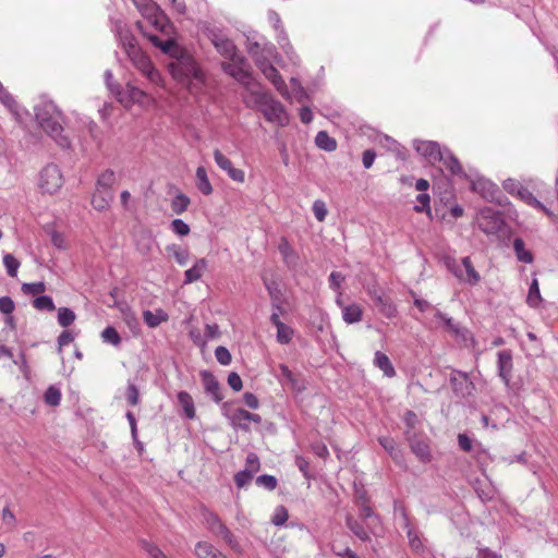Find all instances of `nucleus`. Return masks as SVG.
I'll return each mask as SVG.
<instances>
[{
	"label": "nucleus",
	"mask_w": 558,
	"mask_h": 558,
	"mask_svg": "<svg viewBox=\"0 0 558 558\" xmlns=\"http://www.w3.org/2000/svg\"><path fill=\"white\" fill-rule=\"evenodd\" d=\"M168 69L173 80L185 86L191 94H197L205 83L204 72L185 49L168 63Z\"/></svg>",
	"instance_id": "f257e3e1"
},
{
	"label": "nucleus",
	"mask_w": 558,
	"mask_h": 558,
	"mask_svg": "<svg viewBox=\"0 0 558 558\" xmlns=\"http://www.w3.org/2000/svg\"><path fill=\"white\" fill-rule=\"evenodd\" d=\"M122 45L134 68L137 69L150 84L160 86L162 84V77L159 71L154 66L149 57L137 46L135 38L131 35H124L122 37Z\"/></svg>",
	"instance_id": "f03ea898"
},
{
	"label": "nucleus",
	"mask_w": 558,
	"mask_h": 558,
	"mask_svg": "<svg viewBox=\"0 0 558 558\" xmlns=\"http://www.w3.org/2000/svg\"><path fill=\"white\" fill-rule=\"evenodd\" d=\"M36 119L41 129L62 147L69 146V141L62 135V114L52 102H44L36 107Z\"/></svg>",
	"instance_id": "7ed1b4c3"
},
{
	"label": "nucleus",
	"mask_w": 558,
	"mask_h": 558,
	"mask_svg": "<svg viewBox=\"0 0 558 558\" xmlns=\"http://www.w3.org/2000/svg\"><path fill=\"white\" fill-rule=\"evenodd\" d=\"M251 100L259 108L269 122L279 125H286L289 122L282 104L265 92L262 86L251 95Z\"/></svg>",
	"instance_id": "20e7f679"
},
{
	"label": "nucleus",
	"mask_w": 558,
	"mask_h": 558,
	"mask_svg": "<svg viewBox=\"0 0 558 558\" xmlns=\"http://www.w3.org/2000/svg\"><path fill=\"white\" fill-rule=\"evenodd\" d=\"M222 70L238 81L250 93V96L260 87V84L253 77L251 65L243 56L222 62Z\"/></svg>",
	"instance_id": "39448f33"
},
{
	"label": "nucleus",
	"mask_w": 558,
	"mask_h": 558,
	"mask_svg": "<svg viewBox=\"0 0 558 558\" xmlns=\"http://www.w3.org/2000/svg\"><path fill=\"white\" fill-rule=\"evenodd\" d=\"M447 269L461 282L470 286H476L481 281V275L474 268L469 256L463 257L460 262L453 257L445 259Z\"/></svg>",
	"instance_id": "423d86ee"
},
{
	"label": "nucleus",
	"mask_w": 558,
	"mask_h": 558,
	"mask_svg": "<svg viewBox=\"0 0 558 558\" xmlns=\"http://www.w3.org/2000/svg\"><path fill=\"white\" fill-rule=\"evenodd\" d=\"M203 517L206 527L214 536L221 537L235 553L241 554L243 551V548L236 537L216 513L206 510L204 511Z\"/></svg>",
	"instance_id": "0eeeda50"
},
{
	"label": "nucleus",
	"mask_w": 558,
	"mask_h": 558,
	"mask_svg": "<svg viewBox=\"0 0 558 558\" xmlns=\"http://www.w3.org/2000/svg\"><path fill=\"white\" fill-rule=\"evenodd\" d=\"M63 185V175L60 168L54 163L45 166L38 178V186L43 193L54 194Z\"/></svg>",
	"instance_id": "6e6552de"
},
{
	"label": "nucleus",
	"mask_w": 558,
	"mask_h": 558,
	"mask_svg": "<svg viewBox=\"0 0 558 558\" xmlns=\"http://www.w3.org/2000/svg\"><path fill=\"white\" fill-rule=\"evenodd\" d=\"M114 96L126 109L131 108L134 104L145 105L151 100L144 89L137 87L132 82H128L123 88L120 86Z\"/></svg>",
	"instance_id": "1a4fd4ad"
},
{
	"label": "nucleus",
	"mask_w": 558,
	"mask_h": 558,
	"mask_svg": "<svg viewBox=\"0 0 558 558\" xmlns=\"http://www.w3.org/2000/svg\"><path fill=\"white\" fill-rule=\"evenodd\" d=\"M405 436L410 444L412 452L422 462L430 461L432 454L428 439L426 437L417 436L415 432H411L410 429L405 430Z\"/></svg>",
	"instance_id": "9d476101"
},
{
	"label": "nucleus",
	"mask_w": 558,
	"mask_h": 558,
	"mask_svg": "<svg viewBox=\"0 0 558 558\" xmlns=\"http://www.w3.org/2000/svg\"><path fill=\"white\" fill-rule=\"evenodd\" d=\"M504 226V220L499 214L492 209L482 210L478 217V227L486 234L498 233Z\"/></svg>",
	"instance_id": "9b49d317"
},
{
	"label": "nucleus",
	"mask_w": 558,
	"mask_h": 558,
	"mask_svg": "<svg viewBox=\"0 0 558 558\" xmlns=\"http://www.w3.org/2000/svg\"><path fill=\"white\" fill-rule=\"evenodd\" d=\"M140 10L142 15L148 19L156 28L162 29L163 23L160 21L161 12L159 7L151 0H131Z\"/></svg>",
	"instance_id": "f8f14e48"
},
{
	"label": "nucleus",
	"mask_w": 558,
	"mask_h": 558,
	"mask_svg": "<svg viewBox=\"0 0 558 558\" xmlns=\"http://www.w3.org/2000/svg\"><path fill=\"white\" fill-rule=\"evenodd\" d=\"M413 146L415 150L425 157L430 163L440 161L442 158L444 149L440 148L437 142L433 141H414Z\"/></svg>",
	"instance_id": "ddd939ff"
},
{
	"label": "nucleus",
	"mask_w": 558,
	"mask_h": 558,
	"mask_svg": "<svg viewBox=\"0 0 558 558\" xmlns=\"http://www.w3.org/2000/svg\"><path fill=\"white\" fill-rule=\"evenodd\" d=\"M210 40L217 51L228 60H231L239 56L238 49L233 41L222 34L213 32L210 34Z\"/></svg>",
	"instance_id": "4468645a"
},
{
	"label": "nucleus",
	"mask_w": 558,
	"mask_h": 558,
	"mask_svg": "<svg viewBox=\"0 0 558 558\" xmlns=\"http://www.w3.org/2000/svg\"><path fill=\"white\" fill-rule=\"evenodd\" d=\"M259 71L265 75L267 80L272 83L275 88L281 94L283 98L287 100L291 99L287 84L279 74L278 70L272 65V63L265 65L264 68L259 69Z\"/></svg>",
	"instance_id": "2eb2a0df"
},
{
	"label": "nucleus",
	"mask_w": 558,
	"mask_h": 558,
	"mask_svg": "<svg viewBox=\"0 0 558 558\" xmlns=\"http://www.w3.org/2000/svg\"><path fill=\"white\" fill-rule=\"evenodd\" d=\"M497 368L498 375L501 380L508 386L512 376V352L510 350H502L498 352Z\"/></svg>",
	"instance_id": "dca6fc26"
},
{
	"label": "nucleus",
	"mask_w": 558,
	"mask_h": 558,
	"mask_svg": "<svg viewBox=\"0 0 558 558\" xmlns=\"http://www.w3.org/2000/svg\"><path fill=\"white\" fill-rule=\"evenodd\" d=\"M232 425L243 429L248 430V422H254L259 424L262 422V417L258 414L251 413L244 409H236L230 416Z\"/></svg>",
	"instance_id": "f3484780"
},
{
	"label": "nucleus",
	"mask_w": 558,
	"mask_h": 558,
	"mask_svg": "<svg viewBox=\"0 0 558 558\" xmlns=\"http://www.w3.org/2000/svg\"><path fill=\"white\" fill-rule=\"evenodd\" d=\"M149 40L155 47L167 53L171 60H174L184 50L174 39L161 40L158 36L151 35L149 36Z\"/></svg>",
	"instance_id": "a211bd4d"
},
{
	"label": "nucleus",
	"mask_w": 558,
	"mask_h": 558,
	"mask_svg": "<svg viewBox=\"0 0 558 558\" xmlns=\"http://www.w3.org/2000/svg\"><path fill=\"white\" fill-rule=\"evenodd\" d=\"M194 554L197 558H228L211 543L205 541L195 544Z\"/></svg>",
	"instance_id": "6ab92c4d"
},
{
	"label": "nucleus",
	"mask_w": 558,
	"mask_h": 558,
	"mask_svg": "<svg viewBox=\"0 0 558 558\" xmlns=\"http://www.w3.org/2000/svg\"><path fill=\"white\" fill-rule=\"evenodd\" d=\"M207 266L208 262L206 258L196 259L195 264L184 272V284H190L201 279L207 270Z\"/></svg>",
	"instance_id": "aec40b11"
},
{
	"label": "nucleus",
	"mask_w": 558,
	"mask_h": 558,
	"mask_svg": "<svg viewBox=\"0 0 558 558\" xmlns=\"http://www.w3.org/2000/svg\"><path fill=\"white\" fill-rule=\"evenodd\" d=\"M201 376H202V381H203L205 391L207 393L211 395L213 399L216 402H220L222 400V396L220 393L219 383L217 381L215 376L207 371H203L201 373Z\"/></svg>",
	"instance_id": "412c9836"
},
{
	"label": "nucleus",
	"mask_w": 558,
	"mask_h": 558,
	"mask_svg": "<svg viewBox=\"0 0 558 558\" xmlns=\"http://www.w3.org/2000/svg\"><path fill=\"white\" fill-rule=\"evenodd\" d=\"M278 57V53L276 51L275 46L272 45H265L263 46V50L258 52L257 56H255L254 62L258 69L264 68L265 65H268L272 63V60H276Z\"/></svg>",
	"instance_id": "4be33fe9"
},
{
	"label": "nucleus",
	"mask_w": 558,
	"mask_h": 558,
	"mask_svg": "<svg viewBox=\"0 0 558 558\" xmlns=\"http://www.w3.org/2000/svg\"><path fill=\"white\" fill-rule=\"evenodd\" d=\"M112 199L113 195L111 191L97 189L96 193L93 195L92 205L95 209L101 211L109 207Z\"/></svg>",
	"instance_id": "5701e85b"
},
{
	"label": "nucleus",
	"mask_w": 558,
	"mask_h": 558,
	"mask_svg": "<svg viewBox=\"0 0 558 558\" xmlns=\"http://www.w3.org/2000/svg\"><path fill=\"white\" fill-rule=\"evenodd\" d=\"M178 402L182 408L184 416L189 420H194L196 412L192 396L186 391H180L178 393Z\"/></svg>",
	"instance_id": "b1692460"
},
{
	"label": "nucleus",
	"mask_w": 558,
	"mask_h": 558,
	"mask_svg": "<svg viewBox=\"0 0 558 558\" xmlns=\"http://www.w3.org/2000/svg\"><path fill=\"white\" fill-rule=\"evenodd\" d=\"M363 310L356 304L352 303L347 306H342V319L347 324H355L362 320Z\"/></svg>",
	"instance_id": "393cba45"
},
{
	"label": "nucleus",
	"mask_w": 558,
	"mask_h": 558,
	"mask_svg": "<svg viewBox=\"0 0 558 558\" xmlns=\"http://www.w3.org/2000/svg\"><path fill=\"white\" fill-rule=\"evenodd\" d=\"M280 376L291 386V388L298 392H302L305 389V384L300 380L287 365H279Z\"/></svg>",
	"instance_id": "a878e982"
},
{
	"label": "nucleus",
	"mask_w": 558,
	"mask_h": 558,
	"mask_svg": "<svg viewBox=\"0 0 558 558\" xmlns=\"http://www.w3.org/2000/svg\"><path fill=\"white\" fill-rule=\"evenodd\" d=\"M518 197L525 204L544 211L547 216L550 217L553 215V213L543 203H541L526 187L520 190Z\"/></svg>",
	"instance_id": "bb28decb"
},
{
	"label": "nucleus",
	"mask_w": 558,
	"mask_h": 558,
	"mask_svg": "<svg viewBox=\"0 0 558 558\" xmlns=\"http://www.w3.org/2000/svg\"><path fill=\"white\" fill-rule=\"evenodd\" d=\"M143 318L147 326H149L150 328H156L161 323L167 322L169 316L165 311L156 310L155 312L145 311L143 313Z\"/></svg>",
	"instance_id": "cd10ccee"
},
{
	"label": "nucleus",
	"mask_w": 558,
	"mask_h": 558,
	"mask_svg": "<svg viewBox=\"0 0 558 558\" xmlns=\"http://www.w3.org/2000/svg\"><path fill=\"white\" fill-rule=\"evenodd\" d=\"M440 161L444 163V166L451 174L462 173V167L458 158L454 155H452V153L449 149H444L442 158Z\"/></svg>",
	"instance_id": "c85d7f7f"
},
{
	"label": "nucleus",
	"mask_w": 558,
	"mask_h": 558,
	"mask_svg": "<svg viewBox=\"0 0 558 558\" xmlns=\"http://www.w3.org/2000/svg\"><path fill=\"white\" fill-rule=\"evenodd\" d=\"M374 364L381 369L387 377H393L396 375V371L389 357L380 351L375 353Z\"/></svg>",
	"instance_id": "c756f323"
},
{
	"label": "nucleus",
	"mask_w": 558,
	"mask_h": 558,
	"mask_svg": "<svg viewBox=\"0 0 558 558\" xmlns=\"http://www.w3.org/2000/svg\"><path fill=\"white\" fill-rule=\"evenodd\" d=\"M376 306L387 318H392L397 315V307L389 298L376 295Z\"/></svg>",
	"instance_id": "7c9ffc66"
},
{
	"label": "nucleus",
	"mask_w": 558,
	"mask_h": 558,
	"mask_svg": "<svg viewBox=\"0 0 558 558\" xmlns=\"http://www.w3.org/2000/svg\"><path fill=\"white\" fill-rule=\"evenodd\" d=\"M196 185L197 189L204 194L209 195L213 192V186L207 177V171L204 167L196 169Z\"/></svg>",
	"instance_id": "2f4dec72"
},
{
	"label": "nucleus",
	"mask_w": 558,
	"mask_h": 558,
	"mask_svg": "<svg viewBox=\"0 0 558 558\" xmlns=\"http://www.w3.org/2000/svg\"><path fill=\"white\" fill-rule=\"evenodd\" d=\"M513 250L515 252L517 258L520 262L531 264L533 262V254L531 251L525 248V244L522 239L517 238L513 241Z\"/></svg>",
	"instance_id": "473e14b6"
},
{
	"label": "nucleus",
	"mask_w": 558,
	"mask_h": 558,
	"mask_svg": "<svg viewBox=\"0 0 558 558\" xmlns=\"http://www.w3.org/2000/svg\"><path fill=\"white\" fill-rule=\"evenodd\" d=\"M316 145L326 151H333L337 148V142L330 137L327 132L319 131L315 137Z\"/></svg>",
	"instance_id": "72a5a7b5"
},
{
	"label": "nucleus",
	"mask_w": 558,
	"mask_h": 558,
	"mask_svg": "<svg viewBox=\"0 0 558 558\" xmlns=\"http://www.w3.org/2000/svg\"><path fill=\"white\" fill-rule=\"evenodd\" d=\"M434 316L437 320L444 324L445 328L449 332L456 336L462 335V329L460 328L459 324H457L451 317H448L447 314L440 311H436Z\"/></svg>",
	"instance_id": "f704fd0d"
},
{
	"label": "nucleus",
	"mask_w": 558,
	"mask_h": 558,
	"mask_svg": "<svg viewBox=\"0 0 558 558\" xmlns=\"http://www.w3.org/2000/svg\"><path fill=\"white\" fill-rule=\"evenodd\" d=\"M542 301L543 300L539 292L538 280L533 278L526 296V303L529 306L536 308L539 306Z\"/></svg>",
	"instance_id": "c9c22d12"
},
{
	"label": "nucleus",
	"mask_w": 558,
	"mask_h": 558,
	"mask_svg": "<svg viewBox=\"0 0 558 558\" xmlns=\"http://www.w3.org/2000/svg\"><path fill=\"white\" fill-rule=\"evenodd\" d=\"M166 250L174 257L175 262L180 266H185L187 264L190 257V253L187 250L182 248L180 245L177 244L168 245Z\"/></svg>",
	"instance_id": "e433bc0d"
},
{
	"label": "nucleus",
	"mask_w": 558,
	"mask_h": 558,
	"mask_svg": "<svg viewBox=\"0 0 558 558\" xmlns=\"http://www.w3.org/2000/svg\"><path fill=\"white\" fill-rule=\"evenodd\" d=\"M190 205V198L180 193L178 194L171 202V209L174 214L181 215L183 214Z\"/></svg>",
	"instance_id": "4c0bfd02"
},
{
	"label": "nucleus",
	"mask_w": 558,
	"mask_h": 558,
	"mask_svg": "<svg viewBox=\"0 0 558 558\" xmlns=\"http://www.w3.org/2000/svg\"><path fill=\"white\" fill-rule=\"evenodd\" d=\"M348 527L357 536L361 541H368L369 536L364 526L354 520L352 517L347 518Z\"/></svg>",
	"instance_id": "58836bf2"
},
{
	"label": "nucleus",
	"mask_w": 558,
	"mask_h": 558,
	"mask_svg": "<svg viewBox=\"0 0 558 558\" xmlns=\"http://www.w3.org/2000/svg\"><path fill=\"white\" fill-rule=\"evenodd\" d=\"M75 313L68 307H60L58 310V323L62 327L72 325L75 320Z\"/></svg>",
	"instance_id": "ea45409f"
},
{
	"label": "nucleus",
	"mask_w": 558,
	"mask_h": 558,
	"mask_svg": "<svg viewBox=\"0 0 558 558\" xmlns=\"http://www.w3.org/2000/svg\"><path fill=\"white\" fill-rule=\"evenodd\" d=\"M44 400L48 405L57 407L61 401V391L54 386H50L47 388Z\"/></svg>",
	"instance_id": "a19ab883"
},
{
	"label": "nucleus",
	"mask_w": 558,
	"mask_h": 558,
	"mask_svg": "<svg viewBox=\"0 0 558 558\" xmlns=\"http://www.w3.org/2000/svg\"><path fill=\"white\" fill-rule=\"evenodd\" d=\"M101 339L104 342L110 343L114 347H118L121 343V337L118 331L111 327H106L101 332Z\"/></svg>",
	"instance_id": "79ce46f5"
},
{
	"label": "nucleus",
	"mask_w": 558,
	"mask_h": 558,
	"mask_svg": "<svg viewBox=\"0 0 558 558\" xmlns=\"http://www.w3.org/2000/svg\"><path fill=\"white\" fill-rule=\"evenodd\" d=\"M113 182H114L113 171L106 170L98 177L97 189L111 191L110 189H111Z\"/></svg>",
	"instance_id": "37998d69"
},
{
	"label": "nucleus",
	"mask_w": 558,
	"mask_h": 558,
	"mask_svg": "<svg viewBox=\"0 0 558 558\" xmlns=\"http://www.w3.org/2000/svg\"><path fill=\"white\" fill-rule=\"evenodd\" d=\"M33 305H34L35 308H37L39 311L52 312L56 308L52 299L50 296H48V295L37 296L34 300Z\"/></svg>",
	"instance_id": "c03bdc74"
},
{
	"label": "nucleus",
	"mask_w": 558,
	"mask_h": 558,
	"mask_svg": "<svg viewBox=\"0 0 558 558\" xmlns=\"http://www.w3.org/2000/svg\"><path fill=\"white\" fill-rule=\"evenodd\" d=\"M3 264L10 277H15L17 275L20 262L12 254H5L3 256Z\"/></svg>",
	"instance_id": "a18cd8bd"
},
{
	"label": "nucleus",
	"mask_w": 558,
	"mask_h": 558,
	"mask_svg": "<svg viewBox=\"0 0 558 558\" xmlns=\"http://www.w3.org/2000/svg\"><path fill=\"white\" fill-rule=\"evenodd\" d=\"M293 335L292 328L286 324L277 327V341L281 344H287L291 341Z\"/></svg>",
	"instance_id": "49530a36"
},
{
	"label": "nucleus",
	"mask_w": 558,
	"mask_h": 558,
	"mask_svg": "<svg viewBox=\"0 0 558 558\" xmlns=\"http://www.w3.org/2000/svg\"><path fill=\"white\" fill-rule=\"evenodd\" d=\"M313 213H314V216L315 218L318 220V221H324L327 217V214H328V210H327V207H326V204L324 201L322 199H316L314 203H313Z\"/></svg>",
	"instance_id": "de8ad7c7"
},
{
	"label": "nucleus",
	"mask_w": 558,
	"mask_h": 558,
	"mask_svg": "<svg viewBox=\"0 0 558 558\" xmlns=\"http://www.w3.org/2000/svg\"><path fill=\"white\" fill-rule=\"evenodd\" d=\"M45 290H46V286L41 281L22 284V291L25 294L36 295V294H40V293L45 292Z\"/></svg>",
	"instance_id": "09e8293b"
},
{
	"label": "nucleus",
	"mask_w": 558,
	"mask_h": 558,
	"mask_svg": "<svg viewBox=\"0 0 558 558\" xmlns=\"http://www.w3.org/2000/svg\"><path fill=\"white\" fill-rule=\"evenodd\" d=\"M278 43L280 44L282 50L284 51V53L291 59L294 61V51H293V48L291 46V44L289 43L288 40V37H287V34L284 33L283 29L280 31V34L278 35Z\"/></svg>",
	"instance_id": "8fccbe9b"
},
{
	"label": "nucleus",
	"mask_w": 558,
	"mask_h": 558,
	"mask_svg": "<svg viewBox=\"0 0 558 558\" xmlns=\"http://www.w3.org/2000/svg\"><path fill=\"white\" fill-rule=\"evenodd\" d=\"M214 159L217 166L226 172L232 167L230 159L227 158L219 149L214 150Z\"/></svg>",
	"instance_id": "3c124183"
},
{
	"label": "nucleus",
	"mask_w": 558,
	"mask_h": 558,
	"mask_svg": "<svg viewBox=\"0 0 558 558\" xmlns=\"http://www.w3.org/2000/svg\"><path fill=\"white\" fill-rule=\"evenodd\" d=\"M256 484L268 490H274L277 487V478L272 475L264 474L256 478Z\"/></svg>",
	"instance_id": "603ef678"
},
{
	"label": "nucleus",
	"mask_w": 558,
	"mask_h": 558,
	"mask_svg": "<svg viewBox=\"0 0 558 558\" xmlns=\"http://www.w3.org/2000/svg\"><path fill=\"white\" fill-rule=\"evenodd\" d=\"M215 356L221 365H229L231 363V354L226 347H217L215 350Z\"/></svg>",
	"instance_id": "864d4df0"
},
{
	"label": "nucleus",
	"mask_w": 558,
	"mask_h": 558,
	"mask_svg": "<svg viewBox=\"0 0 558 558\" xmlns=\"http://www.w3.org/2000/svg\"><path fill=\"white\" fill-rule=\"evenodd\" d=\"M171 230L180 236L187 235L190 233V227L182 219H174L171 222Z\"/></svg>",
	"instance_id": "5fc2aeb1"
},
{
	"label": "nucleus",
	"mask_w": 558,
	"mask_h": 558,
	"mask_svg": "<svg viewBox=\"0 0 558 558\" xmlns=\"http://www.w3.org/2000/svg\"><path fill=\"white\" fill-rule=\"evenodd\" d=\"M288 518V510L283 506H279L276 508L271 521L275 525H282L287 522Z\"/></svg>",
	"instance_id": "6e6d98bb"
},
{
	"label": "nucleus",
	"mask_w": 558,
	"mask_h": 558,
	"mask_svg": "<svg viewBox=\"0 0 558 558\" xmlns=\"http://www.w3.org/2000/svg\"><path fill=\"white\" fill-rule=\"evenodd\" d=\"M252 477L253 474H251L250 471L242 470L234 475V482L236 486L241 488L247 485Z\"/></svg>",
	"instance_id": "4d7b16f0"
},
{
	"label": "nucleus",
	"mask_w": 558,
	"mask_h": 558,
	"mask_svg": "<svg viewBox=\"0 0 558 558\" xmlns=\"http://www.w3.org/2000/svg\"><path fill=\"white\" fill-rule=\"evenodd\" d=\"M126 400L131 405H136L140 402V392L134 384H129L128 386Z\"/></svg>",
	"instance_id": "13d9d810"
},
{
	"label": "nucleus",
	"mask_w": 558,
	"mask_h": 558,
	"mask_svg": "<svg viewBox=\"0 0 558 558\" xmlns=\"http://www.w3.org/2000/svg\"><path fill=\"white\" fill-rule=\"evenodd\" d=\"M245 471H250L251 474H254L259 470V459L257 454L251 452L246 457V468Z\"/></svg>",
	"instance_id": "bf43d9fd"
},
{
	"label": "nucleus",
	"mask_w": 558,
	"mask_h": 558,
	"mask_svg": "<svg viewBox=\"0 0 558 558\" xmlns=\"http://www.w3.org/2000/svg\"><path fill=\"white\" fill-rule=\"evenodd\" d=\"M15 308L14 302L10 296L0 298V312L10 315Z\"/></svg>",
	"instance_id": "052dcab7"
},
{
	"label": "nucleus",
	"mask_w": 558,
	"mask_h": 558,
	"mask_svg": "<svg viewBox=\"0 0 558 558\" xmlns=\"http://www.w3.org/2000/svg\"><path fill=\"white\" fill-rule=\"evenodd\" d=\"M145 551L149 555L150 558H166L167 556L162 553L160 548L157 546L149 544L147 542L143 543Z\"/></svg>",
	"instance_id": "680f3d73"
},
{
	"label": "nucleus",
	"mask_w": 558,
	"mask_h": 558,
	"mask_svg": "<svg viewBox=\"0 0 558 558\" xmlns=\"http://www.w3.org/2000/svg\"><path fill=\"white\" fill-rule=\"evenodd\" d=\"M504 189L509 192L510 194L519 195L520 190H523L524 186H522L518 181L508 179L504 182Z\"/></svg>",
	"instance_id": "e2e57ef3"
},
{
	"label": "nucleus",
	"mask_w": 558,
	"mask_h": 558,
	"mask_svg": "<svg viewBox=\"0 0 558 558\" xmlns=\"http://www.w3.org/2000/svg\"><path fill=\"white\" fill-rule=\"evenodd\" d=\"M416 201L420 205L414 207V210L417 213H422L425 208L429 210V195L426 193H421L416 196Z\"/></svg>",
	"instance_id": "0e129e2a"
},
{
	"label": "nucleus",
	"mask_w": 558,
	"mask_h": 558,
	"mask_svg": "<svg viewBox=\"0 0 558 558\" xmlns=\"http://www.w3.org/2000/svg\"><path fill=\"white\" fill-rule=\"evenodd\" d=\"M344 276L341 272L332 271L329 276V287L332 290H338L344 281Z\"/></svg>",
	"instance_id": "69168bd1"
},
{
	"label": "nucleus",
	"mask_w": 558,
	"mask_h": 558,
	"mask_svg": "<svg viewBox=\"0 0 558 558\" xmlns=\"http://www.w3.org/2000/svg\"><path fill=\"white\" fill-rule=\"evenodd\" d=\"M228 384L234 391H240L243 387L242 379L235 372L228 375Z\"/></svg>",
	"instance_id": "338daca9"
},
{
	"label": "nucleus",
	"mask_w": 558,
	"mask_h": 558,
	"mask_svg": "<svg viewBox=\"0 0 558 558\" xmlns=\"http://www.w3.org/2000/svg\"><path fill=\"white\" fill-rule=\"evenodd\" d=\"M105 82L111 94L116 95L120 85L113 82V74L110 70L105 72Z\"/></svg>",
	"instance_id": "774afa93"
}]
</instances>
